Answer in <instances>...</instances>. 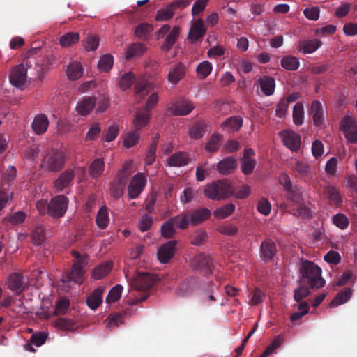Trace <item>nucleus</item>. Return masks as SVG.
Returning a JSON list of instances; mask_svg holds the SVG:
<instances>
[{"label": "nucleus", "mask_w": 357, "mask_h": 357, "mask_svg": "<svg viewBox=\"0 0 357 357\" xmlns=\"http://www.w3.org/2000/svg\"><path fill=\"white\" fill-rule=\"evenodd\" d=\"M233 186L227 180H219L208 184L204 189V195L212 200H223L231 196Z\"/></svg>", "instance_id": "obj_4"}, {"label": "nucleus", "mask_w": 357, "mask_h": 357, "mask_svg": "<svg viewBox=\"0 0 357 357\" xmlns=\"http://www.w3.org/2000/svg\"><path fill=\"white\" fill-rule=\"evenodd\" d=\"M258 83L261 91H262L265 96H270L273 94L276 84H275L274 79L271 76H262L259 79Z\"/></svg>", "instance_id": "obj_26"}, {"label": "nucleus", "mask_w": 357, "mask_h": 357, "mask_svg": "<svg viewBox=\"0 0 357 357\" xmlns=\"http://www.w3.org/2000/svg\"><path fill=\"white\" fill-rule=\"evenodd\" d=\"M9 79L13 86L22 89L27 82V70L23 64L17 65L11 70Z\"/></svg>", "instance_id": "obj_10"}, {"label": "nucleus", "mask_w": 357, "mask_h": 357, "mask_svg": "<svg viewBox=\"0 0 357 357\" xmlns=\"http://www.w3.org/2000/svg\"><path fill=\"white\" fill-rule=\"evenodd\" d=\"M293 122L297 126L302 125L303 123L304 118V108L303 103H296L294 107H293Z\"/></svg>", "instance_id": "obj_53"}, {"label": "nucleus", "mask_w": 357, "mask_h": 357, "mask_svg": "<svg viewBox=\"0 0 357 357\" xmlns=\"http://www.w3.org/2000/svg\"><path fill=\"white\" fill-rule=\"evenodd\" d=\"M211 168L208 167V161L199 162L196 167L195 178L197 181H203L209 174Z\"/></svg>", "instance_id": "obj_45"}, {"label": "nucleus", "mask_w": 357, "mask_h": 357, "mask_svg": "<svg viewBox=\"0 0 357 357\" xmlns=\"http://www.w3.org/2000/svg\"><path fill=\"white\" fill-rule=\"evenodd\" d=\"M126 183L114 179L110 185L111 195L114 199H119L123 195Z\"/></svg>", "instance_id": "obj_44"}, {"label": "nucleus", "mask_w": 357, "mask_h": 357, "mask_svg": "<svg viewBox=\"0 0 357 357\" xmlns=\"http://www.w3.org/2000/svg\"><path fill=\"white\" fill-rule=\"evenodd\" d=\"M189 159L186 153L178 151L171 155L168 159L169 167H183L188 164Z\"/></svg>", "instance_id": "obj_29"}, {"label": "nucleus", "mask_w": 357, "mask_h": 357, "mask_svg": "<svg viewBox=\"0 0 357 357\" xmlns=\"http://www.w3.org/2000/svg\"><path fill=\"white\" fill-rule=\"evenodd\" d=\"M181 241L177 240H169L158 248L157 257L159 261L169 263L170 259L174 257L178 247L181 246Z\"/></svg>", "instance_id": "obj_8"}, {"label": "nucleus", "mask_w": 357, "mask_h": 357, "mask_svg": "<svg viewBox=\"0 0 357 357\" xmlns=\"http://www.w3.org/2000/svg\"><path fill=\"white\" fill-rule=\"evenodd\" d=\"M241 166L242 172L245 175H250L256 166V160L255 159H241Z\"/></svg>", "instance_id": "obj_60"}, {"label": "nucleus", "mask_w": 357, "mask_h": 357, "mask_svg": "<svg viewBox=\"0 0 357 357\" xmlns=\"http://www.w3.org/2000/svg\"><path fill=\"white\" fill-rule=\"evenodd\" d=\"M180 33L181 29L178 26H174L170 30L169 33L166 36L162 46V50L164 52H168L170 50L176 43Z\"/></svg>", "instance_id": "obj_28"}, {"label": "nucleus", "mask_w": 357, "mask_h": 357, "mask_svg": "<svg viewBox=\"0 0 357 357\" xmlns=\"http://www.w3.org/2000/svg\"><path fill=\"white\" fill-rule=\"evenodd\" d=\"M169 220L180 229H185L190 225V220L188 213L178 215L174 218H171Z\"/></svg>", "instance_id": "obj_51"}, {"label": "nucleus", "mask_w": 357, "mask_h": 357, "mask_svg": "<svg viewBox=\"0 0 357 357\" xmlns=\"http://www.w3.org/2000/svg\"><path fill=\"white\" fill-rule=\"evenodd\" d=\"M135 79V75L132 72H127L120 77L119 85L123 91H126L131 87Z\"/></svg>", "instance_id": "obj_55"}, {"label": "nucleus", "mask_w": 357, "mask_h": 357, "mask_svg": "<svg viewBox=\"0 0 357 357\" xmlns=\"http://www.w3.org/2000/svg\"><path fill=\"white\" fill-rule=\"evenodd\" d=\"M190 266L191 268L207 275L211 273L213 261L208 255L204 253H198L191 259Z\"/></svg>", "instance_id": "obj_6"}, {"label": "nucleus", "mask_w": 357, "mask_h": 357, "mask_svg": "<svg viewBox=\"0 0 357 357\" xmlns=\"http://www.w3.org/2000/svg\"><path fill=\"white\" fill-rule=\"evenodd\" d=\"M155 275L149 273H139L130 281L132 289L139 292H147L155 284Z\"/></svg>", "instance_id": "obj_5"}, {"label": "nucleus", "mask_w": 357, "mask_h": 357, "mask_svg": "<svg viewBox=\"0 0 357 357\" xmlns=\"http://www.w3.org/2000/svg\"><path fill=\"white\" fill-rule=\"evenodd\" d=\"M188 214L190 220V225H197L208 220L211 215V211L206 208H200L189 212Z\"/></svg>", "instance_id": "obj_21"}, {"label": "nucleus", "mask_w": 357, "mask_h": 357, "mask_svg": "<svg viewBox=\"0 0 357 357\" xmlns=\"http://www.w3.org/2000/svg\"><path fill=\"white\" fill-rule=\"evenodd\" d=\"M161 234L165 238H173L176 234V229L174 228V224L170 221V220L163 223L161 227Z\"/></svg>", "instance_id": "obj_57"}, {"label": "nucleus", "mask_w": 357, "mask_h": 357, "mask_svg": "<svg viewBox=\"0 0 357 357\" xmlns=\"http://www.w3.org/2000/svg\"><path fill=\"white\" fill-rule=\"evenodd\" d=\"M310 113L314 126L318 128L322 127L325 116L327 115V110L324 108L322 103L317 100H312Z\"/></svg>", "instance_id": "obj_12"}, {"label": "nucleus", "mask_w": 357, "mask_h": 357, "mask_svg": "<svg viewBox=\"0 0 357 357\" xmlns=\"http://www.w3.org/2000/svg\"><path fill=\"white\" fill-rule=\"evenodd\" d=\"M206 27L204 24L202 19L198 18L190 29L188 39L195 42L202 38L206 34Z\"/></svg>", "instance_id": "obj_19"}, {"label": "nucleus", "mask_w": 357, "mask_h": 357, "mask_svg": "<svg viewBox=\"0 0 357 357\" xmlns=\"http://www.w3.org/2000/svg\"><path fill=\"white\" fill-rule=\"evenodd\" d=\"M158 142V135L152 139V142L149 146V148L148 151H146L144 159L145 164L146 165H151L155 161Z\"/></svg>", "instance_id": "obj_38"}, {"label": "nucleus", "mask_w": 357, "mask_h": 357, "mask_svg": "<svg viewBox=\"0 0 357 357\" xmlns=\"http://www.w3.org/2000/svg\"><path fill=\"white\" fill-rule=\"evenodd\" d=\"M292 169L302 178L307 176L310 172L309 164L303 160L296 161L294 165L292 166Z\"/></svg>", "instance_id": "obj_54"}, {"label": "nucleus", "mask_w": 357, "mask_h": 357, "mask_svg": "<svg viewBox=\"0 0 357 357\" xmlns=\"http://www.w3.org/2000/svg\"><path fill=\"white\" fill-rule=\"evenodd\" d=\"M352 296V291L347 287L342 289L340 291L337 293L335 298L332 300L330 305L331 307H337L341 304H344L348 301V300Z\"/></svg>", "instance_id": "obj_36"}, {"label": "nucleus", "mask_w": 357, "mask_h": 357, "mask_svg": "<svg viewBox=\"0 0 357 357\" xmlns=\"http://www.w3.org/2000/svg\"><path fill=\"white\" fill-rule=\"evenodd\" d=\"M114 63V59L112 54H105L100 57L98 61V68L101 71L107 72L111 70Z\"/></svg>", "instance_id": "obj_50"}, {"label": "nucleus", "mask_w": 357, "mask_h": 357, "mask_svg": "<svg viewBox=\"0 0 357 357\" xmlns=\"http://www.w3.org/2000/svg\"><path fill=\"white\" fill-rule=\"evenodd\" d=\"M211 70H213V65L208 61H204L197 66V76L200 79H204L210 75Z\"/></svg>", "instance_id": "obj_46"}, {"label": "nucleus", "mask_w": 357, "mask_h": 357, "mask_svg": "<svg viewBox=\"0 0 357 357\" xmlns=\"http://www.w3.org/2000/svg\"><path fill=\"white\" fill-rule=\"evenodd\" d=\"M31 241L36 245H40L45 241V229L40 225H36L31 233Z\"/></svg>", "instance_id": "obj_47"}, {"label": "nucleus", "mask_w": 357, "mask_h": 357, "mask_svg": "<svg viewBox=\"0 0 357 357\" xmlns=\"http://www.w3.org/2000/svg\"><path fill=\"white\" fill-rule=\"evenodd\" d=\"M222 136L219 133L212 135L205 146V150L209 153H215L219 150Z\"/></svg>", "instance_id": "obj_41"}, {"label": "nucleus", "mask_w": 357, "mask_h": 357, "mask_svg": "<svg viewBox=\"0 0 357 357\" xmlns=\"http://www.w3.org/2000/svg\"><path fill=\"white\" fill-rule=\"evenodd\" d=\"M112 262L106 261L101 263L99 266L94 268L92 272V277L95 280H100L104 278L105 275H107L108 273L112 269Z\"/></svg>", "instance_id": "obj_32"}, {"label": "nucleus", "mask_w": 357, "mask_h": 357, "mask_svg": "<svg viewBox=\"0 0 357 357\" xmlns=\"http://www.w3.org/2000/svg\"><path fill=\"white\" fill-rule=\"evenodd\" d=\"M153 26L149 23H141L136 26L134 33L137 38L146 40L147 36L153 31Z\"/></svg>", "instance_id": "obj_48"}, {"label": "nucleus", "mask_w": 357, "mask_h": 357, "mask_svg": "<svg viewBox=\"0 0 357 357\" xmlns=\"http://www.w3.org/2000/svg\"><path fill=\"white\" fill-rule=\"evenodd\" d=\"M134 89H135L137 98L144 99L146 96L153 90V84L150 81L141 79L136 82Z\"/></svg>", "instance_id": "obj_24"}, {"label": "nucleus", "mask_w": 357, "mask_h": 357, "mask_svg": "<svg viewBox=\"0 0 357 357\" xmlns=\"http://www.w3.org/2000/svg\"><path fill=\"white\" fill-rule=\"evenodd\" d=\"M322 42L314 39L310 40H302L298 44V50L302 51L303 54H312L319 48Z\"/></svg>", "instance_id": "obj_30"}, {"label": "nucleus", "mask_w": 357, "mask_h": 357, "mask_svg": "<svg viewBox=\"0 0 357 357\" xmlns=\"http://www.w3.org/2000/svg\"><path fill=\"white\" fill-rule=\"evenodd\" d=\"M105 170V162L102 158H97L93 160L89 165L88 172L93 178H99Z\"/></svg>", "instance_id": "obj_33"}, {"label": "nucleus", "mask_w": 357, "mask_h": 357, "mask_svg": "<svg viewBox=\"0 0 357 357\" xmlns=\"http://www.w3.org/2000/svg\"><path fill=\"white\" fill-rule=\"evenodd\" d=\"M68 199L66 195H56L50 201V216L61 218L66 213Z\"/></svg>", "instance_id": "obj_7"}, {"label": "nucleus", "mask_w": 357, "mask_h": 357, "mask_svg": "<svg viewBox=\"0 0 357 357\" xmlns=\"http://www.w3.org/2000/svg\"><path fill=\"white\" fill-rule=\"evenodd\" d=\"M206 132V125L203 122H197L189 130V136L191 139H201Z\"/></svg>", "instance_id": "obj_42"}, {"label": "nucleus", "mask_w": 357, "mask_h": 357, "mask_svg": "<svg viewBox=\"0 0 357 357\" xmlns=\"http://www.w3.org/2000/svg\"><path fill=\"white\" fill-rule=\"evenodd\" d=\"M150 117V112L144 109L138 110L133 119V126L136 131L144 128L149 123Z\"/></svg>", "instance_id": "obj_27"}, {"label": "nucleus", "mask_w": 357, "mask_h": 357, "mask_svg": "<svg viewBox=\"0 0 357 357\" xmlns=\"http://www.w3.org/2000/svg\"><path fill=\"white\" fill-rule=\"evenodd\" d=\"M49 126L48 118L45 114H36L31 123L32 130L37 135H42L47 132Z\"/></svg>", "instance_id": "obj_22"}, {"label": "nucleus", "mask_w": 357, "mask_h": 357, "mask_svg": "<svg viewBox=\"0 0 357 357\" xmlns=\"http://www.w3.org/2000/svg\"><path fill=\"white\" fill-rule=\"evenodd\" d=\"M75 178V172L71 169H68L61 172L59 178H56L54 182V188L56 192H61L68 188L73 183Z\"/></svg>", "instance_id": "obj_13"}, {"label": "nucleus", "mask_w": 357, "mask_h": 357, "mask_svg": "<svg viewBox=\"0 0 357 357\" xmlns=\"http://www.w3.org/2000/svg\"><path fill=\"white\" fill-rule=\"evenodd\" d=\"M284 144L287 149L297 151L300 148L301 138L299 135L291 130H283L280 132Z\"/></svg>", "instance_id": "obj_14"}, {"label": "nucleus", "mask_w": 357, "mask_h": 357, "mask_svg": "<svg viewBox=\"0 0 357 357\" xmlns=\"http://www.w3.org/2000/svg\"><path fill=\"white\" fill-rule=\"evenodd\" d=\"M137 131L127 132L124 138L123 145L126 148H131L137 144L139 140V134Z\"/></svg>", "instance_id": "obj_64"}, {"label": "nucleus", "mask_w": 357, "mask_h": 357, "mask_svg": "<svg viewBox=\"0 0 357 357\" xmlns=\"http://www.w3.org/2000/svg\"><path fill=\"white\" fill-rule=\"evenodd\" d=\"M342 127L344 137L352 144L357 142V123L352 116H344L342 121Z\"/></svg>", "instance_id": "obj_11"}, {"label": "nucleus", "mask_w": 357, "mask_h": 357, "mask_svg": "<svg viewBox=\"0 0 357 357\" xmlns=\"http://www.w3.org/2000/svg\"><path fill=\"white\" fill-rule=\"evenodd\" d=\"M194 104L191 101L183 99L171 105L169 111L177 116L188 115L194 109Z\"/></svg>", "instance_id": "obj_17"}, {"label": "nucleus", "mask_w": 357, "mask_h": 357, "mask_svg": "<svg viewBox=\"0 0 357 357\" xmlns=\"http://www.w3.org/2000/svg\"><path fill=\"white\" fill-rule=\"evenodd\" d=\"M332 222L340 229H344L349 225V219L344 214L337 213L332 218Z\"/></svg>", "instance_id": "obj_61"}, {"label": "nucleus", "mask_w": 357, "mask_h": 357, "mask_svg": "<svg viewBox=\"0 0 357 357\" xmlns=\"http://www.w3.org/2000/svg\"><path fill=\"white\" fill-rule=\"evenodd\" d=\"M146 183V178L143 173H137L132 177L128 186L130 199H136L143 192Z\"/></svg>", "instance_id": "obj_9"}, {"label": "nucleus", "mask_w": 357, "mask_h": 357, "mask_svg": "<svg viewBox=\"0 0 357 357\" xmlns=\"http://www.w3.org/2000/svg\"><path fill=\"white\" fill-rule=\"evenodd\" d=\"M146 45L141 42H136L128 46L126 51L125 58L126 60L142 56L146 52Z\"/></svg>", "instance_id": "obj_23"}, {"label": "nucleus", "mask_w": 357, "mask_h": 357, "mask_svg": "<svg viewBox=\"0 0 357 357\" xmlns=\"http://www.w3.org/2000/svg\"><path fill=\"white\" fill-rule=\"evenodd\" d=\"M243 119L240 116H232L221 123V128H227L228 131L237 132L242 127Z\"/></svg>", "instance_id": "obj_31"}, {"label": "nucleus", "mask_w": 357, "mask_h": 357, "mask_svg": "<svg viewBox=\"0 0 357 357\" xmlns=\"http://www.w3.org/2000/svg\"><path fill=\"white\" fill-rule=\"evenodd\" d=\"M66 162V155L59 149H52L43 156L40 167L45 172H59Z\"/></svg>", "instance_id": "obj_3"}, {"label": "nucleus", "mask_w": 357, "mask_h": 357, "mask_svg": "<svg viewBox=\"0 0 357 357\" xmlns=\"http://www.w3.org/2000/svg\"><path fill=\"white\" fill-rule=\"evenodd\" d=\"M23 275L20 273H14L9 277L8 287L15 294H20L24 292L27 287L24 283Z\"/></svg>", "instance_id": "obj_18"}, {"label": "nucleus", "mask_w": 357, "mask_h": 357, "mask_svg": "<svg viewBox=\"0 0 357 357\" xmlns=\"http://www.w3.org/2000/svg\"><path fill=\"white\" fill-rule=\"evenodd\" d=\"M326 195L330 202H332L335 205H338L342 202L341 195L337 192V189L334 187L329 186L326 188Z\"/></svg>", "instance_id": "obj_63"}, {"label": "nucleus", "mask_w": 357, "mask_h": 357, "mask_svg": "<svg viewBox=\"0 0 357 357\" xmlns=\"http://www.w3.org/2000/svg\"><path fill=\"white\" fill-rule=\"evenodd\" d=\"M301 282L307 284L311 289H319L324 286L325 280L321 276L322 271L314 262L305 260L301 262L299 268Z\"/></svg>", "instance_id": "obj_2"}, {"label": "nucleus", "mask_w": 357, "mask_h": 357, "mask_svg": "<svg viewBox=\"0 0 357 357\" xmlns=\"http://www.w3.org/2000/svg\"><path fill=\"white\" fill-rule=\"evenodd\" d=\"M109 222L108 212L106 206L100 208L96 218V223L100 229H105Z\"/></svg>", "instance_id": "obj_49"}, {"label": "nucleus", "mask_w": 357, "mask_h": 357, "mask_svg": "<svg viewBox=\"0 0 357 357\" xmlns=\"http://www.w3.org/2000/svg\"><path fill=\"white\" fill-rule=\"evenodd\" d=\"M174 10L168 6L158 10L155 16V20L158 22L167 21L174 17Z\"/></svg>", "instance_id": "obj_56"}, {"label": "nucleus", "mask_w": 357, "mask_h": 357, "mask_svg": "<svg viewBox=\"0 0 357 357\" xmlns=\"http://www.w3.org/2000/svg\"><path fill=\"white\" fill-rule=\"evenodd\" d=\"M216 167V169L221 174H229L236 169V160L233 156H228L220 160Z\"/></svg>", "instance_id": "obj_25"}, {"label": "nucleus", "mask_w": 357, "mask_h": 357, "mask_svg": "<svg viewBox=\"0 0 357 357\" xmlns=\"http://www.w3.org/2000/svg\"><path fill=\"white\" fill-rule=\"evenodd\" d=\"M83 75V69L82 65L76 61H74L68 65L67 75L69 79L77 80L79 79Z\"/></svg>", "instance_id": "obj_37"}, {"label": "nucleus", "mask_w": 357, "mask_h": 357, "mask_svg": "<svg viewBox=\"0 0 357 357\" xmlns=\"http://www.w3.org/2000/svg\"><path fill=\"white\" fill-rule=\"evenodd\" d=\"M235 211V206L230 203L216 208L213 212L215 218L223 219L231 215Z\"/></svg>", "instance_id": "obj_40"}, {"label": "nucleus", "mask_w": 357, "mask_h": 357, "mask_svg": "<svg viewBox=\"0 0 357 357\" xmlns=\"http://www.w3.org/2000/svg\"><path fill=\"white\" fill-rule=\"evenodd\" d=\"M187 69L188 67L184 63L181 62L176 63L175 67L169 72L168 81L171 84H176L186 75Z\"/></svg>", "instance_id": "obj_20"}, {"label": "nucleus", "mask_w": 357, "mask_h": 357, "mask_svg": "<svg viewBox=\"0 0 357 357\" xmlns=\"http://www.w3.org/2000/svg\"><path fill=\"white\" fill-rule=\"evenodd\" d=\"M208 235L206 231L201 229L197 231L191 238L190 243L195 246H200L207 241Z\"/></svg>", "instance_id": "obj_58"}, {"label": "nucleus", "mask_w": 357, "mask_h": 357, "mask_svg": "<svg viewBox=\"0 0 357 357\" xmlns=\"http://www.w3.org/2000/svg\"><path fill=\"white\" fill-rule=\"evenodd\" d=\"M95 104V98H85L77 105V112H78L80 115H87L93 109Z\"/></svg>", "instance_id": "obj_35"}, {"label": "nucleus", "mask_w": 357, "mask_h": 357, "mask_svg": "<svg viewBox=\"0 0 357 357\" xmlns=\"http://www.w3.org/2000/svg\"><path fill=\"white\" fill-rule=\"evenodd\" d=\"M132 162H126L121 170L119 172L116 180L127 183V179L130 176L132 172Z\"/></svg>", "instance_id": "obj_52"}, {"label": "nucleus", "mask_w": 357, "mask_h": 357, "mask_svg": "<svg viewBox=\"0 0 357 357\" xmlns=\"http://www.w3.org/2000/svg\"><path fill=\"white\" fill-rule=\"evenodd\" d=\"M280 65L287 70H297L299 67V61L294 56H285L280 60Z\"/></svg>", "instance_id": "obj_43"}, {"label": "nucleus", "mask_w": 357, "mask_h": 357, "mask_svg": "<svg viewBox=\"0 0 357 357\" xmlns=\"http://www.w3.org/2000/svg\"><path fill=\"white\" fill-rule=\"evenodd\" d=\"M277 245L271 239H266L261 242L260 257L265 262L270 261L277 254Z\"/></svg>", "instance_id": "obj_15"}, {"label": "nucleus", "mask_w": 357, "mask_h": 357, "mask_svg": "<svg viewBox=\"0 0 357 357\" xmlns=\"http://www.w3.org/2000/svg\"><path fill=\"white\" fill-rule=\"evenodd\" d=\"M102 289L99 287L90 294L86 299V303L89 307L92 310H96L102 303Z\"/></svg>", "instance_id": "obj_34"}, {"label": "nucleus", "mask_w": 357, "mask_h": 357, "mask_svg": "<svg viewBox=\"0 0 357 357\" xmlns=\"http://www.w3.org/2000/svg\"><path fill=\"white\" fill-rule=\"evenodd\" d=\"M123 289V288L122 287V286L119 284L113 287L110 290L109 293H108V295L106 298V301L108 303H115L120 298Z\"/></svg>", "instance_id": "obj_59"}, {"label": "nucleus", "mask_w": 357, "mask_h": 357, "mask_svg": "<svg viewBox=\"0 0 357 357\" xmlns=\"http://www.w3.org/2000/svg\"><path fill=\"white\" fill-rule=\"evenodd\" d=\"M80 36L77 32H68L60 38V45L62 47H68L79 41Z\"/></svg>", "instance_id": "obj_39"}, {"label": "nucleus", "mask_w": 357, "mask_h": 357, "mask_svg": "<svg viewBox=\"0 0 357 357\" xmlns=\"http://www.w3.org/2000/svg\"><path fill=\"white\" fill-rule=\"evenodd\" d=\"M287 203L280 206L282 208L290 212L300 218H310L312 217L309 207L305 206L303 198L302 188L295 185L294 188L287 190Z\"/></svg>", "instance_id": "obj_1"}, {"label": "nucleus", "mask_w": 357, "mask_h": 357, "mask_svg": "<svg viewBox=\"0 0 357 357\" xmlns=\"http://www.w3.org/2000/svg\"><path fill=\"white\" fill-rule=\"evenodd\" d=\"M250 187L247 185H241L237 189L233 188V192L231 195L234 196L237 199H243L247 198L250 195Z\"/></svg>", "instance_id": "obj_62"}, {"label": "nucleus", "mask_w": 357, "mask_h": 357, "mask_svg": "<svg viewBox=\"0 0 357 357\" xmlns=\"http://www.w3.org/2000/svg\"><path fill=\"white\" fill-rule=\"evenodd\" d=\"M84 273L85 271L82 265L73 264L71 271L63 275L62 281L63 282H74L76 284H81L84 281Z\"/></svg>", "instance_id": "obj_16"}]
</instances>
